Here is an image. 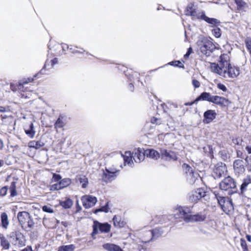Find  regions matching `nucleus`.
<instances>
[{
	"label": "nucleus",
	"mask_w": 251,
	"mask_h": 251,
	"mask_svg": "<svg viewBox=\"0 0 251 251\" xmlns=\"http://www.w3.org/2000/svg\"><path fill=\"white\" fill-rule=\"evenodd\" d=\"M210 69L213 72L225 78H235L240 74L239 68L231 65L227 54L222 55L218 63H211Z\"/></svg>",
	"instance_id": "1"
},
{
	"label": "nucleus",
	"mask_w": 251,
	"mask_h": 251,
	"mask_svg": "<svg viewBox=\"0 0 251 251\" xmlns=\"http://www.w3.org/2000/svg\"><path fill=\"white\" fill-rule=\"evenodd\" d=\"M18 221L23 229L29 230L32 228L34 222L29 213L26 211H21L18 213Z\"/></svg>",
	"instance_id": "2"
},
{
	"label": "nucleus",
	"mask_w": 251,
	"mask_h": 251,
	"mask_svg": "<svg viewBox=\"0 0 251 251\" xmlns=\"http://www.w3.org/2000/svg\"><path fill=\"white\" fill-rule=\"evenodd\" d=\"M221 190L227 191L228 195H232L237 192L236 183L230 176H227L219 184Z\"/></svg>",
	"instance_id": "3"
},
{
	"label": "nucleus",
	"mask_w": 251,
	"mask_h": 251,
	"mask_svg": "<svg viewBox=\"0 0 251 251\" xmlns=\"http://www.w3.org/2000/svg\"><path fill=\"white\" fill-rule=\"evenodd\" d=\"M215 46L212 42L207 38H203L200 47L201 51L206 56H209L215 50Z\"/></svg>",
	"instance_id": "4"
},
{
	"label": "nucleus",
	"mask_w": 251,
	"mask_h": 251,
	"mask_svg": "<svg viewBox=\"0 0 251 251\" xmlns=\"http://www.w3.org/2000/svg\"><path fill=\"white\" fill-rule=\"evenodd\" d=\"M191 214V209L187 206H180L176 209L175 217L176 218H183L186 223H189V219Z\"/></svg>",
	"instance_id": "5"
},
{
	"label": "nucleus",
	"mask_w": 251,
	"mask_h": 251,
	"mask_svg": "<svg viewBox=\"0 0 251 251\" xmlns=\"http://www.w3.org/2000/svg\"><path fill=\"white\" fill-rule=\"evenodd\" d=\"M111 226L108 223L101 224L98 221H95L93 226V231L92 236L94 237L95 235L99 233V230L101 232L108 233L110 231Z\"/></svg>",
	"instance_id": "6"
},
{
	"label": "nucleus",
	"mask_w": 251,
	"mask_h": 251,
	"mask_svg": "<svg viewBox=\"0 0 251 251\" xmlns=\"http://www.w3.org/2000/svg\"><path fill=\"white\" fill-rule=\"evenodd\" d=\"M117 172L118 170L115 168H106L102 176V180L106 183L111 182L117 177Z\"/></svg>",
	"instance_id": "7"
},
{
	"label": "nucleus",
	"mask_w": 251,
	"mask_h": 251,
	"mask_svg": "<svg viewBox=\"0 0 251 251\" xmlns=\"http://www.w3.org/2000/svg\"><path fill=\"white\" fill-rule=\"evenodd\" d=\"M205 191L202 188H199L192 191L189 196V201L191 202H196L206 195Z\"/></svg>",
	"instance_id": "8"
},
{
	"label": "nucleus",
	"mask_w": 251,
	"mask_h": 251,
	"mask_svg": "<svg viewBox=\"0 0 251 251\" xmlns=\"http://www.w3.org/2000/svg\"><path fill=\"white\" fill-rule=\"evenodd\" d=\"M72 181L70 178H65L61 179L58 183L51 185L50 186L51 191H56L63 189L68 187L71 184Z\"/></svg>",
	"instance_id": "9"
},
{
	"label": "nucleus",
	"mask_w": 251,
	"mask_h": 251,
	"mask_svg": "<svg viewBox=\"0 0 251 251\" xmlns=\"http://www.w3.org/2000/svg\"><path fill=\"white\" fill-rule=\"evenodd\" d=\"M83 206L85 208H89L93 206L97 202L96 197L91 195H85L81 198Z\"/></svg>",
	"instance_id": "10"
},
{
	"label": "nucleus",
	"mask_w": 251,
	"mask_h": 251,
	"mask_svg": "<svg viewBox=\"0 0 251 251\" xmlns=\"http://www.w3.org/2000/svg\"><path fill=\"white\" fill-rule=\"evenodd\" d=\"M145 151L140 148L135 149L132 152V157L135 162L140 163L144 160L146 156Z\"/></svg>",
	"instance_id": "11"
},
{
	"label": "nucleus",
	"mask_w": 251,
	"mask_h": 251,
	"mask_svg": "<svg viewBox=\"0 0 251 251\" xmlns=\"http://www.w3.org/2000/svg\"><path fill=\"white\" fill-rule=\"evenodd\" d=\"M163 233V230L160 228H155L152 230H149L147 231V234L149 236L148 239L144 238V242L146 243L149 242L151 239L154 238H157Z\"/></svg>",
	"instance_id": "12"
},
{
	"label": "nucleus",
	"mask_w": 251,
	"mask_h": 251,
	"mask_svg": "<svg viewBox=\"0 0 251 251\" xmlns=\"http://www.w3.org/2000/svg\"><path fill=\"white\" fill-rule=\"evenodd\" d=\"M233 168L235 174L238 175L243 174L245 171L244 162L241 159L236 160L234 162Z\"/></svg>",
	"instance_id": "13"
},
{
	"label": "nucleus",
	"mask_w": 251,
	"mask_h": 251,
	"mask_svg": "<svg viewBox=\"0 0 251 251\" xmlns=\"http://www.w3.org/2000/svg\"><path fill=\"white\" fill-rule=\"evenodd\" d=\"M226 172L225 165L222 163L220 165L215 166L213 170V176L215 178H219L225 175Z\"/></svg>",
	"instance_id": "14"
},
{
	"label": "nucleus",
	"mask_w": 251,
	"mask_h": 251,
	"mask_svg": "<svg viewBox=\"0 0 251 251\" xmlns=\"http://www.w3.org/2000/svg\"><path fill=\"white\" fill-rule=\"evenodd\" d=\"M251 186V177L250 176H247L243 180V182L240 186V193L242 195H245L248 190V188Z\"/></svg>",
	"instance_id": "15"
},
{
	"label": "nucleus",
	"mask_w": 251,
	"mask_h": 251,
	"mask_svg": "<svg viewBox=\"0 0 251 251\" xmlns=\"http://www.w3.org/2000/svg\"><path fill=\"white\" fill-rule=\"evenodd\" d=\"M216 113L214 110H208L204 113L203 122L205 123L208 124L211 122L216 116Z\"/></svg>",
	"instance_id": "16"
},
{
	"label": "nucleus",
	"mask_w": 251,
	"mask_h": 251,
	"mask_svg": "<svg viewBox=\"0 0 251 251\" xmlns=\"http://www.w3.org/2000/svg\"><path fill=\"white\" fill-rule=\"evenodd\" d=\"M211 102L220 105L221 106H226L228 105L229 101L227 99H226L223 97H219L218 96H213Z\"/></svg>",
	"instance_id": "17"
},
{
	"label": "nucleus",
	"mask_w": 251,
	"mask_h": 251,
	"mask_svg": "<svg viewBox=\"0 0 251 251\" xmlns=\"http://www.w3.org/2000/svg\"><path fill=\"white\" fill-rule=\"evenodd\" d=\"M214 194L216 198L217 199L218 203L221 205L222 208L224 211H226L225 208V204L226 203V201L228 198L225 197L223 196L222 194L219 192H214Z\"/></svg>",
	"instance_id": "18"
},
{
	"label": "nucleus",
	"mask_w": 251,
	"mask_h": 251,
	"mask_svg": "<svg viewBox=\"0 0 251 251\" xmlns=\"http://www.w3.org/2000/svg\"><path fill=\"white\" fill-rule=\"evenodd\" d=\"M102 247L107 251H124L119 246L111 243L104 244Z\"/></svg>",
	"instance_id": "19"
},
{
	"label": "nucleus",
	"mask_w": 251,
	"mask_h": 251,
	"mask_svg": "<svg viewBox=\"0 0 251 251\" xmlns=\"http://www.w3.org/2000/svg\"><path fill=\"white\" fill-rule=\"evenodd\" d=\"M161 154L162 156L166 157V159L176 160L177 157L175 153L171 151H167L165 149L161 150Z\"/></svg>",
	"instance_id": "20"
},
{
	"label": "nucleus",
	"mask_w": 251,
	"mask_h": 251,
	"mask_svg": "<svg viewBox=\"0 0 251 251\" xmlns=\"http://www.w3.org/2000/svg\"><path fill=\"white\" fill-rule=\"evenodd\" d=\"M213 96L207 92L202 93L196 100L195 101L206 100L211 102L212 101Z\"/></svg>",
	"instance_id": "21"
},
{
	"label": "nucleus",
	"mask_w": 251,
	"mask_h": 251,
	"mask_svg": "<svg viewBox=\"0 0 251 251\" xmlns=\"http://www.w3.org/2000/svg\"><path fill=\"white\" fill-rule=\"evenodd\" d=\"M205 218L206 217L204 215L199 214L196 215H191L190 214L189 219V223L194 222H202L205 220Z\"/></svg>",
	"instance_id": "22"
},
{
	"label": "nucleus",
	"mask_w": 251,
	"mask_h": 251,
	"mask_svg": "<svg viewBox=\"0 0 251 251\" xmlns=\"http://www.w3.org/2000/svg\"><path fill=\"white\" fill-rule=\"evenodd\" d=\"M145 154H146L147 157L155 160L157 159L160 157L158 152L153 149L146 150Z\"/></svg>",
	"instance_id": "23"
},
{
	"label": "nucleus",
	"mask_w": 251,
	"mask_h": 251,
	"mask_svg": "<svg viewBox=\"0 0 251 251\" xmlns=\"http://www.w3.org/2000/svg\"><path fill=\"white\" fill-rule=\"evenodd\" d=\"M199 174L195 173L193 170H191L189 174L187 176V180L190 184H194L198 179Z\"/></svg>",
	"instance_id": "24"
},
{
	"label": "nucleus",
	"mask_w": 251,
	"mask_h": 251,
	"mask_svg": "<svg viewBox=\"0 0 251 251\" xmlns=\"http://www.w3.org/2000/svg\"><path fill=\"white\" fill-rule=\"evenodd\" d=\"M132 153L130 151H126L125 155L124 156V159L125 164H127L130 167H132L133 162L132 161Z\"/></svg>",
	"instance_id": "25"
},
{
	"label": "nucleus",
	"mask_w": 251,
	"mask_h": 251,
	"mask_svg": "<svg viewBox=\"0 0 251 251\" xmlns=\"http://www.w3.org/2000/svg\"><path fill=\"white\" fill-rule=\"evenodd\" d=\"M76 179L80 184H81V186L83 188H85L87 186L88 180L85 176L78 175L76 177Z\"/></svg>",
	"instance_id": "26"
},
{
	"label": "nucleus",
	"mask_w": 251,
	"mask_h": 251,
	"mask_svg": "<svg viewBox=\"0 0 251 251\" xmlns=\"http://www.w3.org/2000/svg\"><path fill=\"white\" fill-rule=\"evenodd\" d=\"M113 221L114 226L118 228L123 227L125 224V222L122 220L121 217L119 216H115Z\"/></svg>",
	"instance_id": "27"
},
{
	"label": "nucleus",
	"mask_w": 251,
	"mask_h": 251,
	"mask_svg": "<svg viewBox=\"0 0 251 251\" xmlns=\"http://www.w3.org/2000/svg\"><path fill=\"white\" fill-rule=\"evenodd\" d=\"M44 146V143H43L41 141H30L28 144V146L29 148H32L36 149H38L41 147H42Z\"/></svg>",
	"instance_id": "28"
},
{
	"label": "nucleus",
	"mask_w": 251,
	"mask_h": 251,
	"mask_svg": "<svg viewBox=\"0 0 251 251\" xmlns=\"http://www.w3.org/2000/svg\"><path fill=\"white\" fill-rule=\"evenodd\" d=\"M0 217L2 227L4 229H7L9 225V221L7 214L5 212L2 213Z\"/></svg>",
	"instance_id": "29"
},
{
	"label": "nucleus",
	"mask_w": 251,
	"mask_h": 251,
	"mask_svg": "<svg viewBox=\"0 0 251 251\" xmlns=\"http://www.w3.org/2000/svg\"><path fill=\"white\" fill-rule=\"evenodd\" d=\"M238 10H243L248 7L247 3L243 0H234Z\"/></svg>",
	"instance_id": "30"
},
{
	"label": "nucleus",
	"mask_w": 251,
	"mask_h": 251,
	"mask_svg": "<svg viewBox=\"0 0 251 251\" xmlns=\"http://www.w3.org/2000/svg\"><path fill=\"white\" fill-rule=\"evenodd\" d=\"M196 10L193 8V5L192 4H189L186 8V10L185 11V14L187 16H191V17L193 15H194L195 13H196Z\"/></svg>",
	"instance_id": "31"
},
{
	"label": "nucleus",
	"mask_w": 251,
	"mask_h": 251,
	"mask_svg": "<svg viewBox=\"0 0 251 251\" xmlns=\"http://www.w3.org/2000/svg\"><path fill=\"white\" fill-rule=\"evenodd\" d=\"M34 126L32 123L30 124L29 129H25V132L31 138H33L35 135V131L33 129Z\"/></svg>",
	"instance_id": "32"
},
{
	"label": "nucleus",
	"mask_w": 251,
	"mask_h": 251,
	"mask_svg": "<svg viewBox=\"0 0 251 251\" xmlns=\"http://www.w3.org/2000/svg\"><path fill=\"white\" fill-rule=\"evenodd\" d=\"M60 205L65 208H70L73 205V201L70 199L61 201Z\"/></svg>",
	"instance_id": "33"
},
{
	"label": "nucleus",
	"mask_w": 251,
	"mask_h": 251,
	"mask_svg": "<svg viewBox=\"0 0 251 251\" xmlns=\"http://www.w3.org/2000/svg\"><path fill=\"white\" fill-rule=\"evenodd\" d=\"M75 249L74 245L62 246L59 248L58 251H73Z\"/></svg>",
	"instance_id": "34"
},
{
	"label": "nucleus",
	"mask_w": 251,
	"mask_h": 251,
	"mask_svg": "<svg viewBox=\"0 0 251 251\" xmlns=\"http://www.w3.org/2000/svg\"><path fill=\"white\" fill-rule=\"evenodd\" d=\"M64 125L65 124L63 121L62 117L59 116L54 124V128L56 129L61 128L64 127Z\"/></svg>",
	"instance_id": "35"
},
{
	"label": "nucleus",
	"mask_w": 251,
	"mask_h": 251,
	"mask_svg": "<svg viewBox=\"0 0 251 251\" xmlns=\"http://www.w3.org/2000/svg\"><path fill=\"white\" fill-rule=\"evenodd\" d=\"M203 20H204L208 24H210L212 25H216L217 24L219 23V22L218 21V20L214 18H209L206 16L203 17Z\"/></svg>",
	"instance_id": "36"
},
{
	"label": "nucleus",
	"mask_w": 251,
	"mask_h": 251,
	"mask_svg": "<svg viewBox=\"0 0 251 251\" xmlns=\"http://www.w3.org/2000/svg\"><path fill=\"white\" fill-rule=\"evenodd\" d=\"M108 204L109 202H107L104 206H102L100 208L96 209L95 211V213H97L98 212H104L105 213L108 212L109 210Z\"/></svg>",
	"instance_id": "37"
},
{
	"label": "nucleus",
	"mask_w": 251,
	"mask_h": 251,
	"mask_svg": "<svg viewBox=\"0 0 251 251\" xmlns=\"http://www.w3.org/2000/svg\"><path fill=\"white\" fill-rule=\"evenodd\" d=\"M205 14L203 12H199L197 10L196 11V13H195L194 15H193V19H201L203 20V17L205 16Z\"/></svg>",
	"instance_id": "38"
},
{
	"label": "nucleus",
	"mask_w": 251,
	"mask_h": 251,
	"mask_svg": "<svg viewBox=\"0 0 251 251\" xmlns=\"http://www.w3.org/2000/svg\"><path fill=\"white\" fill-rule=\"evenodd\" d=\"M1 245L5 249H8L9 248V243L8 241L5 239L4 237L1 238Z\"/></svg>",
	"instance_id": "39"
},
{
	"label": "nucleus",
	"mask_w": 251,
	"mask_h": 251,
	"mask_svg": "<svg viewBox=\"0 0 251 251\" xmlns=\"http://www.w3.org/2000/svg\"><path fill=\"white\" fill-rule=\"evenodd\" d=\"M227 208L228 209H233V203H232V200L229 199V198H227V200L226 201V203L225 204V209L226 210V208Z\"/></svg>",
	"instance_id": "40"
},
{
	"label": "nucleus",
	"mask_w": 251,
	"mask_h": 251,
	"mask_svg": "<svg viewBox=\"0 0 251 251\" xmlns=\"http://www.w3.org/2000/svg\"><path fill=\"white\" fill-rule=\"evenodd\" d=\"M212 32L216 38H219L221 35V29L218 27H215L212 29Z\"/></svg>",
	"instance_id": "41"
},
{
	"label": "nucleus",
	"mask_w": 251,
	"mask_h": 251,
	"mask_svg": "<svg viewBox=\"0 0 251 251\" xmlns=\"http://www.w3.org/2000/svg\"><path fill=\"white\" fill-rule=\"evenodd\" d=\"M61 180V176L60 175L53 174L52 178V182H59Z\"/></svg>",
	"instance_id": "42"
},
{
	"label": "nucleus",
	"mask_w": 251,
	"mask_h": 251,
	"mask_svg": "<svg viewBox=\"0 0 251 251\" xmlns=\"http://www.w3.org/2000/svg\"><path fill=\"white\" fill-rule=\"evenodd\" d=\"M246 47L251 54V38H249L246 40L245 41Z\"/></svg>",
	"instance_id": "43"
},
{
	"label": "nucleus",
	"mask_w": 251,
	"mask_h": 251,
	"mask_svg": "<svg viewBox=\"0 0 251 251\" xmlns=\"http://www.w3.org/2000/svg\"><path fill=\"white\" fill-rule=\"evenodd\" d=\"M183 168L187 175L189 174V172H191V170H193L190 166L186 164H184L183 165Z\"/></svg>",
	"instance_id": "44"
},
{
	"label": "nucleus",
	"mask_w": 251,
	"mask_h": 251,
	"mask_svg": "<svg viewBox=\"0 0 251 251\" xmlns=\"http://www.w3.org/2000/svg\"><path fill=\"white\" fill-rule=\"evenodd\" d=\"M33 80V78H28L25 79V80H21L19 82V86H22L25 84H27L29 82H31Z\"/></svg>",
	"instance_id": "45"
},
{
	"label": "nucleus",
	"mask_w": 251,
	"mask_h": 251,
	"mask_svg": "<svg viewBox=\"0 0 251 251\" xmlns=\"http://www.w3.org/2000/svg\"><path fill=\"white\" fill-rule=\"evenodd\" d=\"M170 64L171 65H174L175 66H177L180 68L183 67V64L179 61H172L170 63Z\"/></svg>",
	"instance_id": "46"
},
{
	"label": "nucleus",
	"mask_w": 251,
	"mask_h": 251,
	"mask_svg": "<svg viewBox=\"0 0 251 251\" xmlns=\"http://www.w3.org/2000/svg\"><path fill=\"white\" fill-rule=\"evenodd\" d=\"M44 212L51 213L53 212V209L50 206L45 205L42 208Z\"/></svg>",
	"instance_id": "47"
},
{
	"label": "nucleus",
	"mask_w": 251,
	"mask_h": 251,
	"mask_svg": "<svg viewBox=\"0 0 251 251\" xmlns=\"http://www.w3.org/2000/svg\"><path fill=\"white\" fill-rule=\"evenodd\" d=\"M192 84H193V86L194 87V88H198L200 87V85H201L200 82L198 80H197L195 79H192Z\"/></svg>",
	"instance_id": "48"
},
{
	"label": "nucleus",
	"mask_w": 251,
	"mask_h": 251,
	"mask_svg": "<svg viewBox=\"0 0 251 251\" xmlns=\"http://www.w3.org/2000/svg\"><path fill=\"white\" fill-rule=\"evenodd\" d=\"M10 89L13 92H16L18 89H21V86H19V84L18 86H15L13 84H11L10 85Z\"/></svg>",
	"instance_id": "49"
},
{
	"label": "nucleus",
	"mask_w": 251,
	"mask_h": 251,
	"mask_svg": "<svg viewBox=\"0 0 251 251\" xmlns=\"http://www.w3.org/2000/svg\"><path fill=\"white\" fill-rule=\"evenodd\" d=\"M7 191V188L6 186L2 187L0 190V195L2 196H4L6 194Z\"/></svg>",
	"instance_id": "50"
},
{
	"label": "nucleus",
	"mask_w": 251,
	"mask_h": 251,
	"mask_svg": "<svg viewBox=\"0 0 251 251\" xmlns=\"http://www.w3.org/2000/svg\"><path fill=\"white\" fill-rule=\"evenodd\" d=\"M217 87L222 90L224 92H226L227 90V89L226 87V86L222 83H218L217 85Z\"/></svg>",
	"instance_id": "51"
},
{
	"label": "nucleus",
	"mask_w": 251,
	"mask_h": 251,
	"mask_svg": "<svg viewBox=\"0 0 251 251\" xmlns=\"http://www.w3.org/2000/svg\"><path fill=\"white\" fill-rule=\"evenodd\" d=\"M48 66H49V64H48V61H46L43 68L40 71L39 73L37 74V75H38L39 74H44L45 69Z\"/></svg>",
	"instance_id": "52"
},
{
	"label": "nucleus",
	"mask_w": 251,
	"mask_h": 251,
	"mask_svg": "<svg viewBox=\"0 0 251 251\" xmlns=\"http://www.w3.org/2000/svg\"><path fill=\"white\" fill-rule=\"evenodd\" d=\"M192 51H193V50H192V48L190 47L188 49V50H187L186 53L184 55V58L185 59L187 58L189 56L190 54L192 52Z\"/></svg>",
	"instance_id": "53"
},
{
	"label": "nucleus",
	"mask_w": 251,
	"mask_h": 251,
	"mask_svg": "<svg viewBox=\"0 0 251 251\" xmlns=\"http://www.w3.org/2000/svg\"><path fill=\"white\" fill-rule=\"evenodd\" d=\"M151 123L152 124H159V120L158 119L153 117L151 119Z\"/></svg>",
	"instance_id": "54"
},
{
	"label": "nucleus",
	"mask_w": 251,
	"mask_h": 251,
	"mask_svg": "<svg viewBox=\"0 0 251 251\" xmlns=\"http://www.w3.org/2000/svg\"><path fill=\"white\" fill-rule=\"evenodd\" d=\"M16 182H12L10 186V190H16Z\"/></svg>",
	"instance_id": "55"
},
{
	"label": "nucleus",
	"mask_w": 251,
	"mask_h": 251,
	"mask_svg": "<svg viewBox=\"0 0 251 251\" xmlns=\"http://www.w3.org/2000/svg\"><path fill=\"white\" fill-rule=\"evenodd\" d=\"M10 191V195L11 197H15L17 196V193L16 192V190H11Z\"/></svg>",
	"instance_id": "56"
},
{
	"label": "nucleus",
	"mask_w": 251,
	"mask_h": 251,
	"mask_svg": "<svg viewBox=\"0 0 251 251\" xmlns=\"http://www.w3.org/2000/svg\"><path fill=\"white\" fill-rule=\"evenodd\" d=\"M50 62L51 63V66L53 67V66L57 63V58H54L53 59L51 60Z\"/></svg>",
	"instance_id": "57"
},
{
	"label": "nucleus",
	"mask_w": 251,
	"mask_h": 251,
	"mask_svg": "<svg viewBox=\"0 0 251 251\" xmlns=\"http://www.w3.org/2000/svg\"><path fill=\"white\" fill-rule=\"evenodd\" d=\"M21 251H33L30 246H27L26 248L23 249Z\"/></svg>",
	"instance_id": "58"
},
{
	"label": "nucleus",
	"mask_w": 251,
	"mask_h": 251,
	"mask_svg": "<svg viewBox=\"0 0 251 251\" xmlns=\"http://www.w3.org/2000/svg\"><path fill=\"white\" fill-rule=\"evenodd\" d=\"M241 246L243 249L246 250L247 247H246V243L245 241H242L241 243Z\"/></svg>",
	"instance_id": "59"
},
{
	"label": "nucleus",
	"mask_w": 251,
	"mask_h": 251,
	"mask_svg": "<svg viewBox=\"0 0 251 251\" xmlns=\"http://www.w3.org/2000/svg\"><path fill=\"white\" fill-rule=\"evenodd\" d=\"M246 150L248 151L249 154H251V146H247L246 147Z\"/></svg>",
	"instance_id": "60"
},
{
	"label": "nucleus",
	"mask_w": 251,
	"mask_h": 251,
	"mask_svg": "<svg viewBox=\"0 0 251 251\" xmlns=\"http://www.w3.org/2000/svg\"><path fill=\"white\" fill-rule=\"evenodd\" d=\"M243 153L240 151H237V155L238 157H240L242 155Z\"/></svg>",
	"instance_id": "61"
},
{
	"label": "nucleus",
	"mask_w": 251,
	"mask_h": 251,
	"mask_svg": "<svg viewBox=\"0 0 251 251\" xmlns=\"http://www.w3.org/2000/svg\"><path fill=\"white\" fill-rule=\"evenodd\" d=\"M3 148V141L0 139V150H1Z\"/></svg>",
	"instance_id": "62"
},
{
	"label": "nucleus",
	"mask_w": 251,
	"mask_h": 251,
	"mask_svg": "<svg viewBox=\"0 0 251 251\" xmlns=\"http://www.w3.org/2000/svg\"><path fill=\"white\" fill-rule=\"evenodd\" d=\"M5 111H6L5 107H4L3 106H0V112H5Z\"/></svg>",
	"instance_id": "63"
},
{
	"label": "nucleus",
	"mask_w": 251,
	"mask_h": 251,
	"mask_svg": "<svg viewBox=\"0 0 251 251\" xmlns=\"http://www.w3.org/2000/svg\"><path fill=\"white\" fill-rule=\"evenodd\" d=\"M134 86L132 83H130L129 85V89L131 91H133Z\"/></svg>",
	"instance_id": "64"
}]
</instances>
